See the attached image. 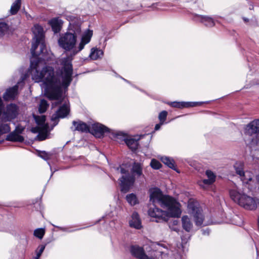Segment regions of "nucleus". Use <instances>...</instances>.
Wrapping results in <instances>:
<instances>
[{
	"mask_svg": "<svg viewBox=\"0 0 259 259\" xmlns=\"http://www.w3.org/2000/svg\"><path fill=\"white\" fill-rule=\"evenodd\" d=\"M63 64L62 76L55 75L52 67L44 69L42 64H32L31 66L32 79L35 82L43 81L42 88L45 89L46 96L50 100L56 101L53 103V107L64 102L52 116L51 119L54 122V125L58 123L59 118H64L69 112V108L65 100L62 88H67L71 82L72 69L69 59L65 60Z\"/></svg>",
	"mask_w": 259,
	"mask_h": 259,
	"instance_id": "obj_1",
	"label": "nucleus"
},
{
	"mask_svg": "<svg viewBox=\"0 0 259 259\" xmlns=\"http://www.w3.org/2000/svg\"><path fill=\"white\" fill-rule=\"evenodd\" d=\"M70 31L67 32L62 35L58 39V44L60 47L66 51H71L70 56L67 57L62 59L61 64L63 65V67L60 76H62V72L64 69L63 61L65 60L69 59L71 65H72V57L84 48V46L90 41L93 35V31L92 30H88L85 31L82 36L81 41L78 47H76V38L77 35L79 34L81 32V28L80 26L78 25H74L73 23H70ZM71 67H72V65H71ZM72 69H73L72 68Z\"/></svg>",
	"mask_w": 259,
	"mask_h": 259,
	"instance_id": "obj_2",
	"label": "nucleus"
},
{
	"mask_svg": "<svg viewBox=\"0 0 259 259\" xmlns=\"http://www.w3.org/2000/svg\"><path fill=\"white\" fill-rule=\"evenodd\" d=\"M32 32L34 34L33 38V41L32 44L31 52L33 57V60H31V65L30 69V73L31 75V66L32 64H42L44 69L40 70H46V68L50 67L46 66L42 61L40 60H45L46 58L45 57V54L47 51L46 45L44 41V31L42 28L39 25L35 24L32 28Z\"/></svg>",
	"mask_w": 259,
	"mask_h": 259,
	"instance_id": "obj_3",
	"label": "nucleus"
},
{
	"mask_svg": "<svg viewBox=\"0 0 259 259\" xmlns=\"http://www.w3.org/2000/svg\"><path fill=\"white\" fill-rule=\"evenodd\" d=\"M150 201L153 203H158L161 207L167 209L169 214L172 217L178 218L181 213L180 203L173 198L163 195L157 188L151 190Z\"/></svg>",
	"mask_w": 259,
	"mask_h": 259,
	"instance_id": "obj_4",
	"label": "nucleus"
},
{
	"mask_svg": "<svg viewBox=\"0 0 259 259\" xmlns=\"http://www.w3.org/2000/svg\"><path fill=\"white\" fill-rule=\"evenodd\" d=\"M230 195L234 202L246 209H255L259 204V199L248 195L244 188L232 189L230 191Z\"/></svg>",
	"mask_w": 259,
	"mask_h": 259,
	"instance_id": "obj_5",
	"label": "nucleus"
},
{
	"mask_svg": "<svg viewBox=\"0 0 259 259\" xmlns=\"http://www.w3.org/2000/svg\"><path fill=\"white\" fill-rule=\"evenodd\" d=\"M33 117L37 125L32 127L31 131L33 133H38L37 138L39 141H43L47 138L49 133V125L45 123L46 116L33 115Z\"/></svg>",
	"mask_w": 259,
	"mask_h": 259,
	"instance_id": "obj_6",
	"label": "nucleus"
},
{
	"mask_svg": "<svg viewBox=\"0 0 259 259\" xmlns=\"http://www.w3.org/2000/svg\"><path fill=\"white\" fill-rule=\"evenodd\" d=\"M188 208L189 212L193 216L196 225L201 226L203 223L204 217L202 213V209L198 207V203L190 201L188 202Z\"/></svg>",
	"mask_w": 259,
	"mask_h": 259,
	"instance_id": "obj_7",
	"label": "nucleus"
},
{
	"mask_svg": "<svg viewBox=\"0 0 259 259\" xmlns=\"http://www.w3.org/2000/svg\"><path fill=\"white\" fill-rule=\"evenodd\" d=\"M148 214L150 217L155 218L156 222H165L168 220V217H172L169 214L167 209L164 211L156 207L150 208Z\"/></svg>",
	"mask_w": 259,
	"mask_h": 259,
	"instance_id": "obj_8",
	"label": "nucleus"
},
{
	"mask_svg": "<svg viewBox=\"0 0 259 259\" xmlns=\"http://www.w3.org/2000/svg\"><path fill=\"white\" fill-rule=\"evenodd\" d=\"M18 114V107L13 104L7 106L6 110L4 112V115L6 121H10L16 118Z\"/></svg>",
	"mask_w": 259,
	"mask_h": 259,
	"instance_id": "obj_9",
	"label": "nucleus"
},
{
	"mask_svg": "<svg viewBox=\"0 0 259 259\" xmlns=\"http://www.w3.org/2000/svg\"><path fill=\"white\" fill-rule=\"evenodd\" d=\"M121 191L126 192L135 182V178L132 175L123 176L120 180Z\"/></svg>",
	"mask_w": 259,
	"mask_h": 259,
	"instance_id": "obj_10",
	"label": "nucleus"
},
{
	"mask_svg": "<svg viewBox=\"0 0 259 259\" xmlns=\"http://www.w3.org/2000/svg\"><path fill=\"white\" fill-rule=\"evenodd\" d=\"M245 133L249 135L259 133V119L254 120L246 125Z\"/></svg>",
	"mask_w": 259,
	"mask_h": 259,
	"instance_id": "obj_11",
	"label": "nucleus"
},
{
	"mask_svg": "<svg viewBox=\"0 0 259 259\" xmlns=\"http://www.w3.org/2000/svg\"><path fill=\"white\" fill-rule=\"evenodd\" d=\"M93 134L97 137L100 138L108 131V128L99 123H94L92 126Z\"/></svg>",
	"mask_w": 259,
	"mask_h": 259,
	"instance_id": "obj_12",
	"label": "nucleus"
},
{
	"mask_svg": "<svg viewBox=\"0 0 259 259\" xmlns=\"http://www.w3.org/2000/svg\"><path fill=\"white\" fill-rule=\"evenodd\" d=\"M131 252L133 255L139 259H149L145 253L143 248L138 246H132L131 247Z\"/></svg>",
	"mask_w": 259,
	"mask_h": 259,
	"instance_id": "obj_13",
	"label": "nucleus"
},
{
	"mask_svg": "<svg viewBox=\"0 0 259 259\" xmlns=\"http://www.w3.org/2000/svg\"><path fill=\"white\" fill-rule=\"evenodd\" d=\"M206 175L207 176L208 179H203V180L200 181L199 185L205 188L204 185H209L212 184L215 180V175L210 170H206Z\"/></svg>",
	"mask_w": 259,
	"mask_h": 259,
	"instance_id": "obj_14",
	"label": "nucleus"
},
{
	"mask_svg": "<svg viewBox=\"0 0 259 259\" xmlns=\"http://www.w3.org/2000/svg\"><path fill=\"white\" fill-rule=\"evenodd\" d=\"M130 226L137 229H140L142 228L141 221L138 214L137 212H134L131 217V219L129 221Z\"/></svg>",
	"mask_w": 259,
	"mask_h": 259,
	"instance_id": "obj_15",
	"label": "nucleus"
},
{
	"mask_svg": "<svg viewBox=\"0 0 259 259\" xmlns=\"http://www.w3.org/2000/svg\"><path fill=\"white\" fill-rule=\"evenodd\" d=\"M18 85L8 89L4 95V98L5 100L14 99L18 94Z\"/></svg>",
	"mask_w": 259,
	"mask_h": 259,
	"instance_id": "obj_16",
	"label": "nucleus"
},
{
	"mask_svg": "<svg viewBox=\"0 0 259 259\" xmlns=\"http://www.w3.org/2000/svg\"><path fill=\"white\" fill-rule=\"evenodd\" d=\"M72 123L74 126V130L81 132H88L90 130V128L87 124L81 121H73Z\"/></svg>",
	"mask_w": 259,
	"mask_h": 259,
	"instance_id": "obj_17",
	"label": "nucleus"
},
{
	"mask_svg": "<svg viewBox=\"0 0 259 259\" xmlns=\"http://www.w3.org/2000/svg\"><path fill=\"white\" fill-rule=\"evenodd\" d=\"M182 224L183 229L187 232H190L193 227V224L187 215L183 216L182 218Z\"/></svg>",
	"mask_w": 259,
	"mask_h": 259,
	"instance_id": "obj_18",
	"label": "nucleus"
},
{
	"mask_svg": "<svg viewBox=\"0 0 259 259\" xmlns=\"http://www.w3.org/2000/svg\"><path fill=\"white\" fill-rule=\"evenodd\" d=\"M49 23L52 26L53 30L55 33H57L60 31L62 24V22L60 19L58 18H53Z\"/></svg>",
	"mask_w": 259,
	"mask_h": 259,
	"instance_id": "obj_19",
	"label": "nucleus"
},
{
	"mask_svg": "<svg viewBox=\"0 0 259 259\" xmlns=\"http://www.w3.org/2000/svg\"><path fill=\"white\" fill-rule=\"evenodd\" d=\"M253 174L249 171H243L242 176H240V179L243 184H248L251 182L253 178Z\"/></svg>",
	"mask_w": 259,
	"mask_h": 259,
	"instance_id": "obj_20",
	"label": "nucleus"
},
{
	"mask_svg": "<svg viewBox=\"0 0 259 259\" xmlns=\"http://www.w3.org/2000/svg\"><path fill=\"white\" fill-rule=\"evenodd\" d=\"M127 146L132 150H135L138 148V140L135 139H124Z\"/></svg>",
	"mask_w": 259,
	"mask_h": 259,
	"instance_id": "obj_21",
	"label": "nucleus"
},
{
	"mask_svg": "<svg viewBox=\"0 0 259 259\" xmlns=\"http://www.w3.org/2000/svg\"><path fill=\"white\" fill-rule=\"evenodd\" d=\"M103 55V52L102 50L96 48H93L91 50L90 53V57L93 60H97L101 58Z\"/></svg>",
	"mask_w": 259,
	"mask_h": 259,
	"instance_id": "obj_22",
	"label": "nucleus"
},
{
	"mask_svg": "<svg viewBox=\"0 0 259 259\" xmlns=\"http://www.w3.org/2000/svg\"><path fill=\"white\" fill-rule=\"evenodd\" d=\"M7 139L9 141L15 142H22L24 140L23 137L15 132L10 134L8 136Z\"/></svg>",
	"mask_w": 259,
	"mask_h": 259,
	"instance_id": "obj_23",
	"label": "nucleus"
},
{
	"mask_svg": "<svg viewBox=\"0 0 259 259\" xmlns=\"http://www.w3.org/2000/svg\"><path fill=\"white\" fill-rule=\"evenodd\" d=\"M21 4V0H16L12 5L10 13L12 15L16 14L19 10Z\"/></svg>",
	"mask_w": 259,
	"mask_h": 259,
	"instance_id": "obj_24",
	"label": "nucleus"
},
{
	"mask_svg": "<svg viewBox=\"0 0 259 259\" xmlns=\"http://www.w3.org/2000/svg\"><path fill=\"white\" fill-rule=\"evenodd\" d=\"M132 171L133 174H135L138 176H141L142 175V167L141 164L135 162Z\"/></svg>",
	"mask_w": 259,
	"mask_h": 259,
	"instance_id": "obj_25",
	"label": "nucleus"
},
{
	"mask_svg": "<svg viewBox=\"0 0 259 259\" xmlns=\"http://www.w3.org/2000/svg\"><path fill=\"white\" fill-rule=\"evenodd\" d=\"M126 199L131 205H135L138 203V199L134 194H130L126 196Z\"/></svg>",
	"mask_w": 259,
	"mask_h": 259,
	"instance_id": "obj_26",
	"label": "nucleus"
},
{
	"mask_svg": "<svg viewBox=\"0 0 259 259\" xmlns=\"http://www.w3.org/2000/svg\"><path fill=\"white\" fill-rule=\"evenodd\" d=\"M162 162L169 167L175 169V162L172 159L167 157H162L161 158Z\"/></svg>",
	"mask_w": 259,
	"mask_h": 259,
	"instance_id": "obj_27",
	"label": "nucleus"
},
{
	"mask_svg": "<svg viewBox=\"0 0 259 259\" xmlns=\"http://www.w3.org/2000/svg\"><path fill=\"white\" fill-rule=\"evenodd\" d=\"M48 106L49 104L45 100H41L39 105V112L40 113H44L47 110Z\"/></svg>",
	"mask_w": 259,
	"mask_h": 259,
	"instance_id": "obj_28",
	"label": "nucleus"
},
{
	"mask_svg": "<svg viewBox=\"0 0 259 259\" xmlns=\"http://www.w3.org/2000/svg\"><path fill=\"white\" fill-rule=\"evenodd\" d=\"M11 130L9 124L2 123L0 124V136L3 134L8 133Z\"/></svg>",
	"mask_w": 259,
	"mask_h": 259,
	"instance_id": "obj_29",
	"label": "nucleus"
},
{
	"mask_svg": "<svg viewBox=\"0 0 259 259\" xmlns=\"http://www.w3.org/2000/svg\"><path fill=\"white\" fill-rule=\"evenodd\" d=\"M234 168L236 170V172L240 176H242L243 171V164L241 162H237L234 165Z\"/></svg>",
	"mask_w": 259,
	"mask_h": 259,
	"instance_id": "obj_30",
	"label": "nucleus"
},
{
	"mask_svg": "<svg viewBox=\"0 0 259 259\" xmlns=\"http://www.w3.org/2000/svg\"><path fill=\"white\" fill-rule=\"evenodd\" d=\"M202 22L204 24L207 26H212L214 25V23L212 18L208 17H203L202 18Z\"/></svg>",
	"mask_w": 259,
	"mask_h": 259,
	"instance_id": "obj_31",
	"label": "nucleus"
},
{
	"mask_svg": "<svg viewBox=\"0 0 259 259\" xmlns=\"http://www.w3.org/2000/svg\"><path fill=\"white\" fill-rule=\"evenodd\" d=\"M170 106L174 107L182 108L187 107L189 105V103L185 102H174L170 104Z\"/></svg>",
	"mask_w": 259,
	"mask_h": 259,
	"instance_id": "obj_32",
	"label": "nucleus"
},
{
	"mask_svg": "<svg viewBox=\"0 0 259 259\" xmlns=\"http://www.w3.org/2000/svg\"><path fill=\"white\" fill-rule=\"evenodd\" d=\"M45 230L43 229H37L34 231V235L39 239H41L45 234Z\"/></svg>",
	"mask_w": 259,
	"mask_h": 259,
	"instance_id": "obj_33",
	"label": "nucleus"
},
{
	"mask_svg": "<svg viewBox=\"0 0 259 259\" xmlns=\"http://www.w3.org/2000/svg\"><path fill=\"white\" fill-rule=\"evenodd\" d=\"M8 27L5 23H0V36L4 34L5 32L8 30Z\"/></svg>",
	"mask_w": 259,
	"mask_h": 259,
	"instance_id": "obj_34",
	"label": "nucleus"
},
{
	"mask_svg": "<svg viewBox=\"0 0 259 259\" xmlns=\"http://www.w3.org/2000/svg\"><path fill=\"white\" fill-rule=\"evenodd\" d=\"M167 112L166 111H162L159 113L158 118L160 121L161 122V124H163L167 116Z\"/></svg>",
	"mask_w": 259,
	"mask_h": 259,
	"instance_id": "obj_35",
	"label": "nucleus"
},
{
	"mask_svg": "<svg viewBox=\"0 0 259 259\" xmlns=\"http://www.w3.org/2000/svg\"><path fill=\"white\" fill-rule=\"evenodd\" d=\"M151 167L154 169H158L161 166V163L157 160L153 159L150 163Z\"/></svg>",
	"mask_w": 259,
	"mask_h": 259,
	"instance_id": "obj_36",
	"label": "nucleus"
},
{
	"mask_svg": "<svg viewBox=\"0 0 259 259\" xmlns=\"http://www.w3.org/2000/svg\"><path fill=\"white\" fill-rule=\"evenodd\" d=\"M39 250H36V256L34 259H38L40 256L41 253L44 251L45 246L44 245H40L39 246Z\"/></svg>",
	"mask_w": 259,
	"mask_h": 259,
	"instance_id": "obj_37",
	"label": "nucleus"
},
{
	"mask_svg": "<svg viewBox=\"0 0 259 259\" xmlns=\"http://www.w3.org/2000/svg\"><path fill=\"white\" fill-rule=\"evenodd\" d=\"M39 156L42 158L47 160L49 158V155L46 152H41L39 153Z\"/></svg>",
	"mask_w": 259,
	"mask_h": 259,
	"instance_id": "obj_38",
	"label": "nucleus"
},
{
	"mask_svg": "<svg viewBox=\"0 0 259 259\" xmlns=\"http://www.w3.org/2000/svg\"><path fill=\"white\" fill-rule=\"evenodd\" d=\"M120 171L122 174H126V170L122 167H120Z\"/></svg>",
	"mask_w": 259,
	"mask_h": 259,
	"instance_id": "obj_39",
	"label": "nucleus"
},
{
	"mask_svg": "<svg viewBox=\"0 0 259 259\" xmlns=\"http://www.w3.org/2000/svg\"><path fill=\"white\" fill-rule=\"evenodd\" d=\"M162 124H161V122H160V123L156 124L155 126V130L156 131L159 130Z\"/></svg>",
	"mask_w": 259,
	"mask_h": 259,
	"instance_id": "obj_40",
	"label": "nucleus"
},
{
	"mask_svg": "<svg viewBox=\"0 0 259 259\" xmlns=\"http://www.w3.org/2000/svg\"><path fill=\"white\" fill-rule=\"evenodd\" d=\"M202 233L204 235H208L209 234V230H203L202 231Z\"/></svg>",
	"mask_w": 259,
	"mask_h": 259,
	"instance_id": "obj_41",
	"label": "nucleus"
},
{
	"mask_svg": "<svg viewBox=\"0 0 259 259\" xmlns=\"http://www.w3.org/2000/svg\"><path fill=\"white\" fill-rule=\"evenodd\" d=\"M26 78V75H25L22 78V80H24Z\"/></svg>",
	"mask_w": 259,
	"mask_h": 259,
	"instance_id": "obj_42",
	"label": "nucleus"
},
{
	"mask_svg": "<svg viewBox=\"0 0 259 259\" xmlns=\"http://www.w3.org/2000/svg\"><path fill=\"white\" fill-rule=\"evenodd\" d=\"M120 136V135L119 134H117V135H116L117 137H118V136Z\"/></svg>",
	"mask_w": 259,
	"mask_h": 259,
	"instance_id": "obj_43",
	"label": "nucleus"
},
{
	"mask_svg": "<svg viewBox=\"0 0 259 259\" xmlns=\"http://www.w3.org/2000/svg\"><path fill=\"white\" fill-rule=\"evenodd\" d=\"M244 21H247V19H244Z\"/></svg>",
	"mask_w": 259,
	"mask_h": 259,
	"instance_id": "obj_44",
	"label": "nucleus"
}]
</instances>
